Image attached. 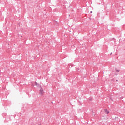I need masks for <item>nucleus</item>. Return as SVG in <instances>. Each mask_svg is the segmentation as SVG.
I'll return each mask as SVG.
<instances>
[{
    "label": "nucleus",
    "mask_w": 125,
    "mask_h": 125,
    "mask_svg": "<svg viewBox=\"0 0 125 125\" xmlns=\"http://www.w3.org/2000/svg\"><path fill=\"white\" fill-rule=\"evenodd\" d=\"M40 94L41 95L43 94V89L42 88L40 89Z\"/></svg>",
    "instance_id": "obj_1"
},
{
    "label": "nucleus",
    "mask_w": 125,
    "mask_h": 125,
    "mask_svg": "<svg viewBox=\"0 0 125 125\" xmlns=\"http://www.w3.org/2000/svg\"><path fill=\"white\" fill-rule=\"evenodd\" d=\"M105 114H109V113H110V112L109 111H108V110L107 109H105Z\"/></svg>",
    "instance_id": "obj_2"
},
{
    "label": "nucleus",
    "mask_w": 125,
    "mask_h": 125,
    "mask_svg": "<svg viewBox=\"0 0 125 125\" xmlns=\"http://www.w3.org/2000/svg\"><path fill=\"white\" fill-rule=\"evenodd\" d=\"M35 85H36V86H39L40 85L39 84V83H38L37 82H35Z\"/></svg>",
    "instance_id": "obj_3"
},
{
    "label": "nucleus",
    "mask_w": 125,
    "mask_h": 125,
    "mask_svg": "<svg viewBox=\"0 0 125 125\" xmlns=\"http://www.w3.org/2000/svg\"><path fill=\"white\" fill-rule=\"evenodd\" d=\"M110 101H114V100H113V99H112V98H110Z\"/></svg>",
    "instance_id": "obj_4"
},
{
    "label": "nucleus",
    "mask_w": 125,
    "mask_h": 125,
    "mask_svg": "<svg viewBox=\"0 0 125 125\" xmlns=\"http://www.w3.org/2000/svg\"><path fill=\"white\" fill-rule=\"evenodd\" d=\"M116 72H117V73H119L120 72V70H116Z\"/></svg>",
    "instance_id": "obj_5"
},
{
    "label": "nucleus",
    "mask_w": 125,
    "mask_h": 125,
    "mask_svg": "<svg viewBox=\"0 0 125 125\" xmlns=\"http://www.w3.org/2000/svg\"><path fill=\"white\" fill-rule=\"evenodd\" d=\"M90 13H92V11H90Z\"/></svg>",
    "instance_id": "obj_6"
},
{
    "label": "nucleus",
    "mask_w": 125,
    "mask_h": 125,
    "mask_svg": "<svg viewBox=\"0 0 125 125\" xmlns=\"http://www.w3.org/2000/svg\"><path fill=\"white\" fill-rule=\"evenodd\" d=\"M110 55H112V53H111Z\"/></svg>",
    "instance_id": "obj_7"
}]
</instances>
